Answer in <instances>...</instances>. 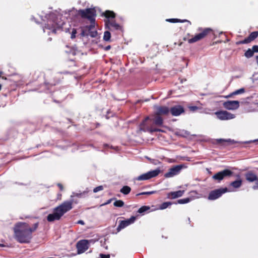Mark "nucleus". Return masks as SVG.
<instances>
[{"label": "nucleus", "mask_w": 258, "mask_h": 258, "mask_svg": "<svg viewBox=\"0 0 258 258\" xmlns=\"http://www.w3.org/2000/svg\"><path fill=\"white\" fill-rule=\"evenodd\" d=\"M111 37V34L109 31H106L104 33L103 39L105 41L110 40Z\"/></svg>", "instance_id": "obj_34"}, {"label": "nucleus", "mask_w": 258, "mask_h": 258, "mask_svg": "<svg viewBox=\"0 0 258 258\" xmlns=\"http://www.w3.org/2000/svg\"><path fill=\"white\" fill-rule=\"evenodd\" d=\"M77 223L78 224H80L81 225H84L85 224V223L83 221V220H79L78 222H77Z\"/></svg>", "instance_id": "obj_47"}, {"label": "nucleus", "mask_w": 258, "mask_h": 258, "mask_svg": "<svg viewBox=\"0 0 258 258\" xmlns=\"http://www.w3.org/2000/svg\"><path fill=\"white\" fill-rule=\"evenodd\" d=\"M172 204V203L170 202H164L160 205L159 209H160V210L165 209L168 206L171 205Z\"/></svg>", "instance_id": "obj_31"}, {"label": "nucleus", "mask_w": 258, "mask_h": 258, "mask_svg": "<svg viewBox=\"0 0 258 258\" xmlns=\"http://www.w3.org/2000/svg\"><path fill=\"white\" fill-rule=\"evenodd\" d=\"M149 119V117H146L144 120L140 123L139 127L140 130L143 132H149L151 133L157 132H163L161 129H159L152 126H148L146 125V122Z\"/></svg>", "instance_id": "obj_9"}, {"label": "nucleus", "mask_w": 258, "mask_h": 258, "mask_svg": "<svg viewBox=\"0 0 258 258\" xmlns=\"http://www.w3.org/2000/svg\"><path fill=\"white\" fill-rule=\"evenodd\" d=\"M88 191H84L82 192H73V195L71 196V198H72L74 197H77L79 198H84L86 195H87Z\"/></svg>", "instance_id": "obj_25"}, {"label": "nucleus", "mask_w": 258, "mask_h": 258, "mask_svg": "<svg viewBox=\"0 0 258 258\" xmlns=\"http://www.w3.org/2000/svg\"><path fill=\"white\" fill-rule=\"evenodd\" d=\"M35 75H36L37 77H39V73H36V72H35L34 73Z\"/></svg>", "instance_id": "obj_50"}, {"label": "nucleus", "mask_w": 258, "mask_h": 258, "mask_svg": "<svg viewBox=\"0 0 258 258\" xmlns=\"http://www.w3.org/2000/svg\"><path fill=\"white\" fill-rule=\"evenodd\" d=\"M61 194H58L57 199L59 200H61Z\"/></svg>", "instance_id": "obj_49"}, {"label": "nucleus", "mask_w": 258, "mask_h": 258, "mask_svg": "<svg viewBox=\"0 0 258 258\" xmlns=\"http://www.w3.org/2000/svg\"><path fill=\"white\" fill-rule=\"evenodd\" d=\"M191 200V199H190L189 198H185V199L178 200L177 202V203L179 204H186V203H189Z\"/></svg>", "instance_id": "obj_35"}, {"label": "nucleus", "mask_w": 258, "mask_h": 258, "mask_svg": "<svg viewBox=\"0 0 258 258\" xmlns=\"http://www.w3.org/2000/svg\"><path fill=\"white\" fill-rule=\"evenodd\" d=\"M1 89H2V85L0 84V90H1Z\"/></svg>", "instance_id": "obj_54"}, {"label": "nucleus", "mask_w": 258, "mask_h": 258, "mask_svg": "<svg viewBox=\"0 0 258 258\" xmlns=\"http://www.w3.org/2000/svg\"><path fill=\"white\" fill-rule=\"evenodd\" d=\"M150 207L147 206H143L139 209L138 212L140 214H143L147 211L150 210Z\"/></svg>", "instance_id": "obj_33"}, {"label": "nucleus", "mask_w": 258, "mask_h": 258, "mask_svg": "<svg viewBox=\"0 0 258 258\" xmlns=\"http://www.w3.org/2000/svg\"><path fill=\"white\" fill-rule=\"evenodd\" d=\"M160 173V170L158 168L154 170L150 171L147 173L143 174L137 178L139 180H148L152 178L155 177L159 175Z\"/></svg>", "instance_id": "obj_8"}, {"label": "nucleus", "mask_w": 258, "mask_h": 258, "mask_svg": "<svg viewBox=\"0 0 258 258\" xmlns=\"http://www.w3.org/2000/svg\"><path fill=\"white\" fill-rule=\"evenodd\" d=\"M39 222L34 223L32 227L26 222H18L14 227V238L21 243H29L32 238V233L38 228Z\"/></svg>", "instance_id": "obj_1"}, {"label": "nucleus", "mask_w": 258, "mask_h": 258, "mask_svg": "<svg viewBox=\"0 0 258 258\" xmlns=\"http://www.w3.org/2000/svg\"><path fill=\"white\" fill-rule=\"evenodd\" d=\"M254 55V52L250 48H248L244 53V56L246 57V58H250L251 57H252Z\"/></svg>", "instance_id": "obj_30"}, {"label": "nucleus", "mask_w": 258, "mask_h": 258, "mask_svg": "<svg viewBox=\"0 0 258 258\" xmlns=\"http://www.w3.org/2000/svg\"><path fill=\"white\" fill-rule=\"evenodd\" d=\"M253 52H258V45H255L252 47Z\"/></svg>", "instance_id": "obj_43"}, {"label": "nucleus", "mask_w": 258, "mask_h": 258, "mask_svg": "<svg viewBox=\"0 0 258 258\" xmlns=\"http://www.w3.org/2000/svg\"><path fill=\"white\" fill-rule=\"evenodd\" d=\"M166 21L170 22V23H183V22H188L190 25L191 24V22L187 20H180L178 19H166Z\"/></svg>", "instance_id": "obj_24"}, {"label": "nucleus", "mask_w": 258, "mask_h": 258, "mask_svg": "<svg viewBox=\"0 0 258 258\" xmlns=\"http://www.w3.org/2000/svg\"><path fill=\"white\" fill-rule=\"evenodd\" d=\"M156 192H157V191L155 190L151 191H145V192H142L138 194H137L136 196H139L140 195H151L152 194H154Z\"/></svg>", "instance_id": "obj_36"}, {"label": "nucleus", "mask_w": 258, "mask_h": 258, "mask_svg": "<svg viewBox=\"0 0 258 258\" xmlns=\"http://www.w3.org/2000/svg\"><path fill=\"white\" fill-rule=\"evenodd\" d=\"M78 203L76 200L71 198L70 200L65 201L59 206L56 207L53 210V213L49 214L47 216V220L49 222L59 220L62 216L73 208V205Z\"/></svg>", "instance_id": "obj_2"}, {"label": "nucleus", "mask_w": 258, "mask_h": 258, "mask_svg": "<svg viewBox=\"0 0 258 258\" xmlns=\"http://www.w3.org/2000/svg\"><path fill=\"white\" fill-rule=\"evenodd\" d=\"M55 18V17H53L52 19L48 20L44 26V32H45V29H48L53 33H56V31L62 27L63 22H56Z\"/></svg>", "instance_id": "obj_6"}, {"label": "nucleus", "mask_w": 258, "mask_h": 258, "mask_svg": "<svg viewBox=\"0 0 258 258\" xmlns=\"http://www.w3.org/2000/svg\"><path fill=\"white\" fill-rule=\"evenodd\" d=\"M221 41H218L216 42V43H221Z\"/></svg>", "instance_id": "obj_53"}, {"label": "nucleus", "mask_w": 258, "mask_h": 258, "mask_svg": "<svg viewBox=\"0 0 258 258\" xmlns=\"http://www.w3.org/2000/svg\"><path fill=\"white\" fill-rule=\"evenodd\" d=\"M191 192H194V193H195V194H197V192L196 191H191Z\"/></svg>", "instance_id": "obj_52"}, {"label": "nucleus", "mask_w": 258, "mask_h": 258, "mask_svg": "<svg viewBox=\"0 0 258 258\" xmlns=\"http://www.w3.org/2000/svg\"><path fill=\"white\" fill-rule=\"evenodd\" d=\"M245 177L246 180L250 182L255 181L257 178L256 175L251 171L246 172L245 174Z\"/></svg>", "instance_id": "obj_21"}, {"label": "nucleus", "mask_w": 258, "mask_h": 258, "mask_svg": "<svg viewBox=\"0 0 258 258\" xmlns=\"http://www.w3.org/2000/svg\"><path fill=\"white\" fill-rule=\"evenodd\" d=\"M170 112L173 116H178L184 112V109L181 105H175L171 107Z\"/></svg>", "instance_id": "obj_18"}, {"label": "nucleus", "mask_w": 258, "mask_h": 258, "mask_svg": "<svg viewBox=\"0 0 258 258\" xmlns=\"http://www.w3.org/2000/svg\"><path fill=\"white\" fill-rule=\"evenodd\" d=\"M78 15L82 19H87L90 22H95L96 10L95 8H87L78 11Z\"/></svg>", "instance_id": "obj_4"}, {"label": "nucleus", "mask_w": 258, "mask_h": 258, "mask_svg": "<svg viewBox=\"0 0 258 258\" xmlns=\"http://www.w3.org/2000/svg\"><path fill=\"white\" fill-rule=\"evenodd\" d=\"M104 16L106 18H114L116 15L113 11L107 10L104 12Z\"/></svg>", "instance_id": "obj_28"}, {"label": "nucleus", "mask_w": 258, "mask_h": 258, "mask_svg": "<svg viewBox=\"0 0 258 258\" xmlns=\"http://www.w3.org/2000/svg\"><path fill=\"white\" fill-rule=\"evenodd\" d=\"M223 107L228 110H235L239 107V102L238 101H227L223 103Z\"/></svg>", "instance_id": "obj_17"}, {"label": "nucleus", "mask_w": 258, "mask_h": 258, "mask_svg": "<svg viewBox=\"0 0 258 258\" xmlns=\"http://www.w3.org/2000/svg\"><path fill=\"white\" fill-rule=\"evenodd\" d=\"M245 92V89L244 88H240L238 90H237L230 94H229L227 96H226L227 98L232 97L234 95H236L240 94H242Z\"/></svg>", "instance_id": "obj_26"}, {"label": "nucleus", "mask_w": 258, "mask_h": 258, "mask_svg": "<svg viewBox=\"0 0 258 258\" xmlns=\"http://www.w3.org/2000/svg\"><path fill=\"white\" fill-rule=\"evenodd\" d=\"M57 185L59 187L60 190L62 191L63 190V186L62 184L58 183L57 184Z\"/></svg>", "instance_id": "obj_45"}, {"label": "nucleus", "mask_w": 258, "mask_h": 258, "mask_svg": "<svg viewBox=\"0 0 258 258\" xmlns=\"http://www.w3.org/2000/svg\"><path fill=\"white\" fill-rule=\"evenodd\" d=\"M131 191V188L127 185L123 186L120 190V191L123 194L126 195Z\"/></svg>", "instance_id": "obj_29"}, {"label": "nucleus", "mask_w": 258, "mask_h": 258, "mask_svg": "<svg viewBox=\"0 0 258 258\" xmlns=\"http://www.w3.org/2000/svg\"><path fill=\"white\" fill-rule=\"evenodd\" d=\"M77 33V30L76 29H73L72 33H71V38L74 39L76 38V34Z\"/></svg>", "instance_id": "obj_38"}, {"label": "nucleus", "mask_w": 258, "mask_h": 258, "mask_svg": "<svg viewBox=\"0 0 258 258\" xmlns=\"http://www.w3.org/2000/svg\"><path fill=\"white\" fill-rule=\"evenodd\" d=\"M198 30L199 32L198 34L188 39V42L189 43H194L205 38L208 36L213 35L214 34V31L210 28H199Z\"/></svg>", "instance_id": "obj_3"}, {"label": "nucleus", "mask_w": 258, "mask_h": 258, "mask_svg": "<svg viewBox=\"0 0 258 258\" xmlns=\"http://www.w3.org/2000/svg\"><path fill=\"white\" fill-rule=\"evenodd\" d=\"M103 189V187L102 185H99L97 187H96L93 189L94 192H97L99 191L102 190Z\"/></svg>", "instance_id": "obj_37"}, {"label": "nucleus", "mask_w": 258, "mask_h": 258, "mask_svg": "<svg viewBox=\"0 0 258 258\" xmlns=\"http://www.w3.org/2000/svg\"><path fill=\"white\" fill-rule=\"evenodd\" d=\"M114 200H116V199L115 198H111V199L107 200V202H105V203L102 204L101 206H105V205H108V204H110L112 201Z\"/></svg>", "instance_id": "obj_41"}, {"label": "nucleus", "mask_w": 258, "mask_h": 258, "mask_svg": "<svg viewBox=\"0 0 258 258\" xmlns=\"http://www.w3.org/2000/svg\"><path fill=\"white\" fill-rule=\"evenodd\" d=\"M124 205V203L123 201L120 200H116L113 203L114 206L116 207H122Z\"/></svg>", "instance_id": "obj_32"}, {"label": "nucleus", "mask_w": 258, "mask_h": 258, "mask_svg": "<svg viewBox=\"0 0 258 258\" xmlns=\"http://www.w3.org/2000/svg\"><path fill=\"white\" fill-rule=\"evenodd\" d=\"M5 245L3 244H0V247H4Z\"/></svg>", "instance_id": "obj_51"}, {"label": "nucleus", "mask_w": 258, "mask_h": 258, "mask_svg": "<svg viewBox=\"0 0 258 258\" xmlns=\"http://www.w3.org/2000/svg\"><path fill=\"white\" fill-rule=\"evenodd\" d=\"M233 174V172L229 169H224L221 171L218 172L213 176V178L219 181L223 180L225 177L231 176Z\"/></svg>", "instance_id": "obj_11"}, {"label": "nucleus", "mask_w": 258, "mask_h": 258, "mask_svg": "<svg viewBox=\"0 0 258 258\" xmlns=\"http://www.w3.org/2000/svg\"><path fill=\"white\" fill-rule=\"evenodd\" d=\"M170 112V109L167 106H159L156 107V112L155 113L161 116L163 115H167Z\"/></svg>", "instance_id": "obj_19"}, {"label": "nucleus", "mask_w": 258, "mask_h": 258, "mask_svg": "<svg viewBox=\"0 0 258 258\" xmlns=\"http://www.w3.org/2000/svg\"><path fill=\"white\" fill-rule=\"evenodd\" d=\"M184 193V190H179L176 191H171L167 194V198L170 199H175L182 197Z\"/></svg>", "instance_id": "obj_20"}, {"label": "nucleus", "mask_w": 258, "mask_h": 258, "mask_svg": "<svg viewBox=\"0 0 258 258\" xmlns=\"http://www.w3.org/2000/svg\"><path fill=\"white\" fill-rule=\"evenodd\" d=\"M110 48H111L110 45H108V46H106V47H105V49H105V50H109V49H110Z\"/></svg>", "instance_id": "obj_48"}, {"label": "nucleus", "mask_w": 258, "mask_h": 258, "mask_svg": "<svg viewBox=\"0 0 258 258\" xmlns=\"http://www.w3.org/2000/svg\"><path fill=\"white\" fill-rule=\"evenodd\" d=\"M136 219V217L133 216L130 219L119 221V224L117 228V231L119 232L121 229L133 224Z\"/></svg>", "instance_id": "obj_15"}, {"label": "nucleus", "mask_w": 258, "mask_h": 258, "mask_svg": "<svg viewBox=\"0 0 258 258\" xmlns=\"http://www.w3.org/2000/svg\"><path fill=\"white\" fill-rule=\"evenodd\" d=\"M59 81H57L56 82H51V81H50V82L48 83V84H49L51 86H55L57 84H58L59 83Z\"/></svg>", "instance_id": "obj_44"}, {"label": "nucleus", "mask_w": 258, "mask_h": 258, "mask_svg": "<svg viewBox=\"0 0 258 258\" xmlns=\"http://www.w3.org/2000/svg\"><path fill=\"white\" fill-rule=\"evenodd\" d=\"M189 109L190 111H195L199 109L197 106H191L189 107Z\"/></svg>", "instance_id": "obj_39"}, {"label": "nucleus", "mask_w": 258, "mask_h": 258, "mask_svg": "<svg viewBox=\"0 0 258 258\" xmlns=\"http://www.w3.org/2000/svg\"><path fill=\"white\" fill-rule=\"evenodd\" d=\"M252 188L254 189H258V177L257 178V180H255V184L252 186Z\"/></svg>", "instance_id": "obj_42"}, {"label": "nucleus", "mask_w": 258, "mask_h": 258, "mask_svg": "<svg viewBox=\"0 0 258 258\" xmlns=\"http://www.w3.org/2000/svg\"><path fill=\"white\" fill-rule=\"evenodd\" d=\"M218 118L220 120H228L233 119L235 117V115L227 111H219L215 113Z\"/></svg>", "instance_id": "obj_16"}, {"label": "nucleus", "mask_w": 258, "mask_h": 258, "mask_svg": "<svg viewBox=\"0 0 258 258\" xmlns=\"http://www.w3.org/2000/svg\"><path fill=\"white\" fill-rule=\"evenodd\" d=\"M99 255L100 258H110V255L109 254H105L103 253H100Z\"/></svg>", "instance_id": "obj_40"}, {"label": "nucleus", "mask_w": 258, "mask_h": 258, "mask_svg": "<svg viewBox=\"0 0 258 258\" xmlns=\"http://www.w3.org/2000/svg\"><path fill=\"white\" fill-rule=\"evenodd\" d=\"M90 25L81 27V36L85 37L90 36L92 38L97 37L98 33L95 28V22H90Z\"/></svg>", "instance_id": "obj_5"}, {"label": "nucleus", "mask_w": 258, "mask_h": 258, "mask_svg": "<svg viewBox=\"0 0 258 258\" xmlns=\"http://www.w3.org/2000/svg\"><path fill=\"white\" fill-rule=\"evenodd\" d=\"M105 25L110 31L118 30L122 31V26L116 23L114 20H107L105 21Z\"/></svg>", "instance_id": "obj_14"}, {"label": "nucleus", "mask_w": 258, "mask_h": 258, "mask_svg": "<svg viewBox=\"0 0 258 258\" xmlns=\"http://www.w3.org/2000/svg\"><path fill=\"white\" fill-rule=\"evenodd\" d=\"M152 120L154 124L158 126H162L163 123V118L156 113H155L154 117Z\"/></svg>", "instance_id": "obj_22"}, {"label": "nucleus", "mask_w": 258, "mask_h": 258, "mask_svg": "<svg viewBox=\"0 0 258 258\" xmlns=\"http://www.w3.org/2000/svg\"><path fill=\"white\" fill-rule=\"evenodd\" d=\"M3 74H4L3 72L0 71V77H2L3 79L6 80L7 79L6 77L2 76Z\"/></svg>", "instance_id": "obj_46"}, {"label": "nucleus", "mask_w": 258, "mask_h": 258, "mask_svg": "<svg viewBox=\"0 0 258 258\" xmlns=\"http://www.w3.org/2000/svg\"><path fill=\"white\" fill-rule=\"evenodd\" d=\"M182 165H177L174 166L169 169V171L164 174L166 178H169L174 176V175L178 174L182 168H183Z\"/></svg>", "instance_id": "obj_10"}, {"label": "nucleus", "mask_w": 258, "mask_h": 258, "mask_svg": "<svg viewBox=\"0 0 258 258\" xmlns=\"http://www.w3.org/2000/svg\"><path fill=\"white\" fill-rule=\"evenodd\" d=\"M99 125H100V124L99 123H97L96 126H99Z\"/></svg>", "instance_id": "obj_55"}, {"label": "nucleus", "mask_w": 258, "mask_h": 258, "mask_svg": "<svg viewBox=\"0 0 258 258\" xmlns=\"http://www.w3.org/2000/svg\"><path fill=\"white\" fill-rule=\"evenodd\" d=\"M258 37V31H253L250 33L249 36L245 38L243 40H240L237 41L236 42V44L237 45L243 44H248L252 41H254L257 37Z\"/></svg>", "instance_id": "obj_13"}, {"label": "nucleus", "mask_w": 258, "mask_h": 258, "mask_svg": "<svg viewBox=\"0 0 258 258\" xmlns=\"http://www.w3.org/2000/svg\"><path fill=\"white\" fill-rule=\"evenodd\" d=\"M242 185V180L241 179H238L235 180L230 183V185L234 187V188H239Z\"/></svg>", "instance_id": "obj_27"}, {"label": "nucleus", "mask_w": 258, "mask_h": 258, "mask_svg": "<svg viewBox=\"0 0 258 258\" xmlns=\"http://www.w3.org/2000/svg\"><path fill=\"white\" fill-rule=\"evenodd\" d=\"M228 191L227 187L220 188L211 191L208 196L209 200H215L222 196L223 194Z\"/></svg>", "instance_id": "obj_7"}, {"label": "nucleus", "mask_w": 258, "mask_h": 258, "mask_svg": "<svg viewBox=\"0 0 258 258\" xmlns=\"http://www.w3.org/2000/svg\"><path fill=\"white\" fill-rule=\"evenodd\" d=\"M78 254H81L86 251L89 248V241L88 240H81L76 245Z\"/></svg>", "instance_id": "obj_12"}, {"label": "nucleus", "mask_w": 258, "mask_h": 258, "mask_svg": "<svg viewBox=\"0 0 258 258\" xmlns=\"http://www.w3.org/2000/svg\"><path fill=\"white\" fill-rule=\"evenodd\" d=\"M217 143L222 145L226 146L231 144H233L234 143V140H232L231 139L224 140V139H217Z\"/></svg>", "instance_id": "obj_23"}]
</instances>
